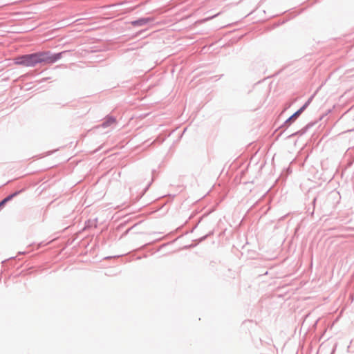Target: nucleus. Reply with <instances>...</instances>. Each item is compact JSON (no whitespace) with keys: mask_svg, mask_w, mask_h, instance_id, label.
Here are the masks:
<instances>
[{"mask_svg":"<svg viewBox=\"0 0 354 354\" xmlns=\"http://www.w3.org/2000/svg\"><path fill=\"white\" fill-rule=\"evenodd\" d=\"M62 53V52L53 55L48 51L38 52L16 57L15 63L27 67L34 66L39 63L51 64L59 59Z\"/></svg>","mask_w":354,"mask_h":354,"instance_id":"1","label":"nucleus"},{"mask_svg":"<svg viewBox=\"0 0 354 354\" xmlns=\"http://www.w3.org/2000/svg\"><path fill=\"white\" fill-rule=\"evenodd\" d=\"M306 108V105L302 106L300 109H299L297 112H295L292 116H290L286 121V122H290L295 119H296L304 110Z\"/></svg>","mask_w":354,"mask_h":354,"instance_id":"2","label":"nucleus"},{"mask_svg":"<svg viewBox=\"0 0 354 354\" xmlns=\"http://www.w3.org/2000/svg\"><path fill=\"white\" fill-rule=\"evenodd\" d=\"M17 194L15 193L14 194L6 198L5 199H3L1 202H0V209L1 207H3V205H5V203L8 201L13 196H15Z\"/></svg>","mask_w":354,"mask_h":354,"instance_id":"3","label":"nucleus"}]
</instances>
